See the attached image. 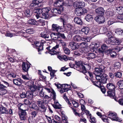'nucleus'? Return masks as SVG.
<instances>
[{"instance_id": "1", "label": "nucleus", "mask_w": 123, "mask_h": 123, "mask_svg": "<svg viewBox=\"0 0 123 123\" xmlns=\"http://www.w3.org/2000/svg\"><path fill=\"white\" fill-rule=\"evenodd\" d=\"M104 69V67L102 65H101L99 67L95 69L94 73L96 80L98 81L96 82L92 81V82L94 85L98 87H100L102 86L103 83H106L107 76L103 73Z\"/></svg>"}, {"instance_id": "2", "label": "nucleus", "mask_w": 123, "mask_h": 123, "mask_svg": "<svg viewBox=\"0 0 123 123\" xmlns=\"http://www.w3.org/2000/svg\"><path fill=\"white\" fill-rule=\"evenodd\" d=\"M50 10V8L49 7H46L43 8L42 9L40 8L36 9L34 10V12L35 14V16L37 19L40 18L47 19L49 18V17H51L54 15V10H52V11L50 13L48 14Z\"/></svg>"}, {"instance_id": "3", "label": "nucleus", "mask_w": 123, "mask_h": 123, "mask_svg": "<svg viewBox=\"0 0 123 123\" xmlns=\"http://www.w3.org/2000/svg\"><path fill=\"white\" fill-rule=\"evenodd\" d=\"M63 0H57L55 2H54V6L57 7L54 8V12L60 14L61 11L63 10V8L62 6L63 5L68 6L69 5L70 1L68 0H66L64 2Z\"/></svg>"}, {"instance_id": "4", "label": "nucleus", "mask_w": 123, "mask_h": 123, "mask_svg": "<svg viewBox=\"0 0 123 123\" xmlns=\"http://www.w3.org/2000/svg\"><path fill=\"white\" fill-rule=\"evenodd\" d=\"M55 84L58 89V90L61 93L67 91L70 89V86L67 84H64L61 85L59 83H55Z\"/></svg>"}, {"instance_id": "5", "label": "nucleus", "mask_w": 123, "mask_h": 123, "mask_svg": "<svg viewBox=\"0 0 123 123\" xmlns=\"http://www.w3.org/2000/svg\"><path fill=\"white\" fill-rule=\"evenodd\" d=\"M58 47L59 45L57 44H56V46L54 47V55H55V57H57L62 61L63 60H64L65 61H67L68 59L66 55L60 56V53L59 51H57V50H56V49L58 48Z\"/></svg>"}, {"instance_id": "6", "label": "nucleus", "mask_w": 123, "mask_h": 123, "mask_svg": "<svg viewBox=\"0 0 123 123\" xmlns=\"http://www.w3.org/2000/svg\"><path fill=\"white\" fill-rule=\"evenodd\" d=\"M108 44H110L113 45H118L121 43L120 39L113 37L111 38H109L105 41Z\"/></svg>"}, {"instance_id": "7", "label": "nucleus", "mask_w": 123, "mask_h": 123, "mask_svg": "<svg viewBox=\"0 0 123 123\" xmlns=\"http://www.w3.org/2000/svg\"><path fill=\"white\" fill-rule=\"evenodd\" d=\"M108 118L112 120L121 122L122 121L121 119L119 118L117 116V114L115 112H109L108 114Z\"/></svg>"}, {"instance_id": "8", "label": "nucleus", "mask_w": 123, "mask_h": 123, "mask_svg": "<svg viewBox=\"0 0 123 123\" xmlns=\"http://www.w3.org/2000/svg\"><path fill=\"white\" fill-rule=\"evenodd\" d=\"M87 10L85 8L82 9L81 7H77L75 9V12L76 15L78 16H80L84 14L87 12Z\"/></svg>"}, {"instance_id": "9", "label": "nucleus", "mask_w": 123, "mask_h": 123, "mask_svg": "<svg viewBox=\"0 0 123 123\" xmlns=\"http://www.w3.org/2000/svg\"><path fill=\"white\" fill-rule=\"evenodd\" d=\"M95 21L99 24L104 23L105 21V18L103 15H98L95 18Z\"/></svg>"}, {"instance_id": "10", "label": "nucleus", "mask_w": 123, "mask_h": 123, "mask_svg": "<svg viewBox=\"0 0 123 123\" xmlns=\"http://www.w3.org/2000/svg\"><path fill=\"white\" fill-rule=\"evenodd\" d=\"M36 46V48L38 49V52L41 51L43 50V45L41 44L40 41H36L34 42L33 46Z\"/></svg>"}, {"instance_id": "11", "label": "nucleus", "mask_w": 123, "mask_h": 123, "mask_svg": "<svg viewBox=\"0 0 123 123\" xmlns=\"http://www.w3.org/2000/svg\"><path fill=\"white\" fill-rule=\"evenodd\" d=\"M30 67L29 64L24 62H23L22 67L23 72H26L28 74V71Z\"/></svg>"}, {"instance_id": "12", "label": "nucleus", "mask_w": 123, "mask_h": 123, "mask_svg": "<svg viewBox=\"0 0 123 123\" xmlns=\"http://www.w3.org/2000/svg\"><path fill=\"white\" fill-rule=\"evenodd\" d=\"M96 13L98 15H103L104 14L105 10L104 8L101 7H98L96 9L95 11Z\"/></svg>"}, {"instance_id": "13", "label": "nucleus", "mask_w": 123, "mask_h": 123, "mask_svg": "<svg viewBox=\"0 0 123 123\" xmlns=\"http://www.w3.org/2000/svg\"><path fill=\"white\" fill-rule=\"evenodd\" d=\"M20 118L22 120H25L27 117V113L25 110H22L20 111V113L19 114Z\"/></svg>"}, {"instance_id": "14", "label": "nucleus", "mask_w": 123, "mask_h": 123, "mask_svg": "<svg viewBox=\"0 0 123 123\" xmlns=\"http://www.w3.org/2000/svg\"><path fill=\"white\" fill-rule=\"evenodd\" d=\"M49 32L48 31L45 30L40 34V36L44 38H48L49 37Z\"/></svg>"}, {"instance_id": "15", "label": "nucleus", "mask_w": 123, "mask_h": 123, "mask_svg": "<svg viewBox=\"0 0 123 123\" xmlns=\"http://www.w3.org/2000/svg\"><path fill=\"white\" fill-rule=\"evenodd\" d=\"M81 68L82 69V71L84 73H87V70L90 69V67L88 64H82L81 65Z\"/></svg>"}, {"instance_id": "16", "label": "nucleus", "mask_w": 123, "mask_h": 123, "mask_svg": "<svg viewBox=\"0 0 123 123\" xmlns=\"http://www.w3.org/2000/svg\"><path fill=\"white\" fill-rule=\"evenodd\" d=\"M85 5V3L81 1H79L78 2H75L74 4V6L77 7H82L84 6Z\"/></svg>"}, {"instance_id": "17", "label": "nucleus", "mask_w": 123, "mask_h": 123, "mask_svg": "<svg viewBox=\"0 0 123 123\" xmlns=\"http://www.w3.org/2000/svg\"><path fill=\"white\" fill-rule=\"evenodd\" d=\"M55 93L54 92V108L56 109H60L62 108L61 105L60 104L57 100H55Z\"/></svg>"}, {"instance_id": "18", "label": "nucleus", "mask_w": 123, "mask_h": 123, "mask_svg": "<svg viewBox=\"0 0 123 123\" xmlns=\"http://www.w3.org/2000/svg\"><path fill=\"white\" fill-rule=\"evenodd\" d=\"M13 83L17 86H20L23 83L22 80L20 78L14 79H13Z\"/></svg>"}, {"instance_id": "19", "label": "nucleus", "mask_w": 123, "mask_h": 123, "mask_svg": "<svg viewBox=\"0 0 123 123\" xmlns=\"http://www.w3.org/2000/svg\"><path fill=\"white\" fill-rule=\"evenodd\" d=\"M96 113L98 116L101 118L102 120L104 122L107 123H109V120L107 119V117H106L105 116H103L102 115L101 113L98 112H97Z\"/></svg>"}, {"instance_id": "20", "label": "nucleus", "mask_w": 123, "mask_h": 123, "mask_svg": "<svg viewBox=\"0 0 123 123\" xmlns=\"http://www.w3.org/2000/svg\"><path fill=\"white\" fill-rule=\"evenodd\" d=\"M28 83L29 84V88L30 90L31 91V92H33L36 89L37 87L36 86L34 85L33 83H31L30 82H28Z\"/></svg>"}, {"instance_id": "21", "label": "nucleus", "mask_w": 123, "mask_h": 123, "mask_svg": "<svg viewBox=\"0 0 123 123\" xmlns=\"http://www.w3.org/2000/svg\"><path fill=\"white\" fill-rule=\"evenodd\" d=\"M107 87L109 90L112 91L114 90L115 88V85L111 83H109L107 84Z\"/></svg>"}, {"instance_id": "22", "label": "nucleus", "mask_w": 123, "mask_h": 123, "mask_svg": "<svg viewBox=\"0 0 123 123\" xmlns=\"http://www.w3.org/2000/svg\"><path fill=\"white\" fill-rule=\"evenodd\" d=\"M108 47L107 46L106 44H104L102 45L101 49H100L99 50L101 52H103L107 50L109 51V50L110 49H108Z\"/></svg>"}, {"instance_id": "23", "label": "nucleus", "mask_w": 123, "mask_h": 123, "mask_svg": "<svg viewBox=\"0 0 123 123\" xmlns=\"http://www.w3.org/2000/svg\"><path fill=\"white\" fill-rule=\"evenodd\" d=\"M32 11L31 9H28L26 10L25 12V14L27 17H30L32 14Z\"/></svg>"}, {"instance_id": "24", "label": "nucleus", "mask_w": 123, "mask_h": 123, "mask_svg": "<svg viewBox=\"0 0 123 123\" xmlns=\"http://www.w3.org/2000/svg\"><path fill=\"white\" fill-rule=\"evenodd\" d=\"M0 113L8 114V111L6 108L2 107H0Z\"/></svg>"}, {"instance_id": "25", "label": "nucleus", "mask_w": 123, "mask_h": 123, "mask_svg": "<svg viewBox=\"0 0 123 123\" xmlns=\"http://www.w3.org/2000/svg\"><path fill=\"white\" fill-rule=\"evenodd\" d=\"M116 12L119 14L123 15V7L122 6H119L116 7Z\"/></svg>"}, {"instance_id": "26", "label": "nucleus", "mask_w": 123, "mask_h": 123, "mask_svg": "<svg viewBox=\"0 0 123 123\" xmlns=\"http://www.w3.org/2000/svg\"><path fill=\"white\" fill-rule=\"evenodd\" d=\"M88 118L89 119L90 122L91 123H96V120L95 117L92 116L91 114H90L88 116Z\"/></svg>"}, {"instance_id": "27", "label": "nucleus", "mask_w": 123, "mask_h": 123, "mask_svg": "<svg viewBox=\"0 0 123 123\" xmlns=\"http://www.w3.org/2000/svg\"><path fill=\"white\" fill-rule=\"evenodd\" d=\"M26 97L29 99H31L33 96V92L30 91H28L26 92Z\"/></svg>"}, {"instance_id": "28", "label": "nucleus", "mask_w": 123, "mask_h": 123, "mask_svg": "<svg viewBox=\"0 0 123 123\" xmlns=\"http://www.w3.org/2000/svg\"><path fill=\"white\" fill-rule=\"evenodd\" d=\"M46 49L48 51V53L51 55H54V47L51 48L50 46L47 47Z\"/></svg>"}, {"instance_id": "29", "label": "nucleus", "mask_w": 123, "mask_h": 123, "mask_svg": "<svg viewBox=\"0 0 123 123\" xmlns=\"http://www.w3.org/2000/svg\"><path fill=\"white\" fill-rule=\"evenodd\" d=\"M77 44L76 43L73 42H71L69 43L70 48L73 50H75L76 48H77Z\"/></svg>"}, {"instance_id": "30", "label": "nucleus", "mask_w": 123, "mask_h": 123, "mask_svg": "<svg viewBox=\"0 0 123 123\" xmlns=\"http://www.w3.org/2000/svg\"><path fill=\"white\" fill-rule=\"evenodd\" d=\"M109 30V28L108 26H105L100 30V31L102 32V33H105Z\"/></svg>"}, {"instance_id": "31", "label": "nucleus", "mask_w": 123, "mask_h": 123, "mask_svg": "<svg viewBox=\"0 0 123 123\" xmlns=\"http://www.w3.org/2000/svg\"><path fill=\"white\" fill-rule=\"evenodd\" d=\"M74 21L77 24L80 25H81L82 24V20L80 18L75 17L74 18Z\"/></svg>"}, {"instance_id": "32", "label": "nucleus", "mask_w": 123, "mask_h": 123, "mask_svg": "<svg viewBox=\"0 0 123 123\" xmlns=\"http://www.w3.org/2000/svg\"><path fill=\"white\" fill-rule=\"evenodd\" d=\"M81 31L82 32H84L85 34L87 35L89 32L90 29L88 27H86L82 28Z\"/></svg>"}, {"instance_id": "33", "label": "nucleus", "mask_w": 123, "mask_h": 123, "mask_svg": "<svg viewBox=\"0 0 123 123\" xmlns=\"http://www.w3.org/2000/svg\"><path fill=\"white\" fill-rule=\"evenodd\" d=\"M62 28L61 27L57 25H54V31L55 30L58 32L57 33L61 32Z\"/></svg>"}, {"instance_id": "34", "label": "nucleus", "mask_w": 123, "mask_h": 123, "mask_svg": "<svg viewBox=\"0 0 123 123\" xmlns=\"http://www.w3.org/2000/svg\"><path fill=\"white\" fill-rule=\"evenodd\" d=\"M115 32L117 35H122L123 33V30L121 29H117L115 30Z\"/></svg>"}, {"instance_id": "35", "label": "nucleus", "mask_w": 123, "mask_h": 123, "mask_svg": "<svg viewBox=\"0 0 123 123\" xmlns=\"http://www.w3.org/2000/svg\"><path fill=\"white\" fill-rule=\"evenodd\" d=\"M109 51L111 57L114 58L116 57L117 54L115 52L111 49H109Z\"/></svg>"}, {"instance_id": "36", "label": "nucleus", "mask_w": 123, "mask_h": 123, "mask_svg": "<svg viewBox=\"0 0 123 123\" xmlns=\"http://www.w3.org/2000/svg\"><path fill=\"white\" fill-rule=\"evenodd\" d=\"M117 85L120 89H123V80H120L117 83Z\"/></svg>"}, {"instance_id": "37", "label": "nucleus", "mask_w": 123, "mask_h": 123, "mask_svg": "<svg viewBox=\"0 0 123 123\" xmlns=\"http://www.w3.org/2000/svg\"><path fill=\"white\" fill-rule=\"evenodd\" d=\"M95 56L96 55L94 53H89L88 54L87 59L89 60L91 59H92L95 58Z\"/></svg>"}, {"instance_id": "38", "label": "nucleus", "mask_w": 123, "mask_h": 123, "mask_svg": "<svg viewBox=\"0 0 123 123\" xmlns=\"http://www.w3.org/2000/svg\"><path fill=\"white\" fill-rule=\"evenodd\" d=\"M74 39L76 42H80L81 41V37L80 36L76 35L74 37Z\"/></svg>"}, {"instance_id": "39", "label": "nucleus", "mask_w": 123, "mask_h": 123, "mask_svg": "<svg viewBox=\"0 0 123 123\" xmlns=\"http://www.w3.org/2000/svg\"><path fill=\"white\" fill-rule=\"evenodd\" d=\"M108 95L111 97H112L114 98L115 96V94L113 91H108L107 92Z\"/></svg>"}, {"instance_id": "40", "label": "nucleus", "mask_w": 123, "mask_h": 123, "mask_svg": "<svg viewBox=\"0 0 123 123\" xmlns=\"http://www.w3.org/2000/svg\"><path fill=\"white\" fill-rule=\"evenodd\" d=\"M93 18L92 16L90 15H87L86 17V19L88 22L91 21Z\"/></svg>"}, {"instance_id": "41", "label": "nucleus", "mask_w": 123, "mask_h": 123, "mask_svg": "<svg viewBox=\"0 0 123 123\" xmlns=\"http://www.w3.org/2000/svg\"><path fill=\"white\" fill-rule=\"evenodd\" d=\"M95 45L94 44H92L91 45V46L92 48V49H96L97 48L99 47L100 45V43L98 42L95 43Z\"/></svg>"}, {"instance_id": "42", "label": "nucleus", "mask_w": 123, "mask_h": 123, "mask_svg": "<svg viewBox=\"0 0 123 123\" xmlns=\"http://www.w3.org/2000/svg\"><path fill=\"white\" fill-rule=\"evenodd\" d=\"M48 69L49 71L51 72L50 74L51 77V78H53L54 77V72L53 71L51 72L52 71L51 67L50 66H48Z\"/></svg>"}, {"instance_id": "43", "label": "nucleus", "mask_w": 123, "mask_h": 123, "mask_svg": "<svg viewBox=\"0 0 123 123\" xmlns=\"http://www.w3.org/2000/svg\"><path fill=\"white\" fill-rule=\"evenodd\" d=\"M28 22L29 24L35 25L36 24V21L33 19H30L28 20Z\"/></svg>"}, {"instance_id": "44", "label": "nucleus", "mask_w": 123, "mask_h": 123, "mask_svg": "<svg viewBox=\"0 0 123 123\" xmlns=\"http://www.w3.org/2000/svg\"><path fill=\"white\" fill-rule=\"evenodd\" d=\"M34 31L33 29H27L26 30V33H25V34H26V33H28L29 34H33L34 32Z\"/></svg>"}, {"instance_id": "45", "label": "nucleus", "mask_w": 123, "mask_h": 123, "mask_svg": "<svg viewBox=\"0 0 123 123\" xmlns=\"http://www.w3.org/2000/svg\"><path fill=\"white\" fill-rule=\"evenodd\" d=\"M42 0H35L33 1L32 2L36 6H38L39 4L42 2Z\"/></svg>"}, {"instance_id": "46", "label": "nucleus", "mask_w": 123, "mask_h": 123, "mask_svg": "<svg viewBox=\"0 0 123 123\" xmlns=\"http://www.w3.org/2000/svg\"><path fill=\"white\" fill-rule=\"evenodd\" d=\"M38 104L39 107H40L43 109H45V106L43 105V103L41 101L38 102Z\"/></svg>"}, {"instance_id": "47", "label": "nucleus", "mask_w": 123, "mask_h": 123, "mask_svg": "<svg viewBox=\"0 0 123 123\" xmlns=\"http://www.w3.org/2000/svg\"><path fill=\"white\" fill-rule=\"evenodd\" d=\"M115 76L117 77L121 78L122 76V73L120 71L114 73Z\"/></svg>"}, {"instance_id": "48", "label": "nucleus", "mask_w": 123, "mask_h": 123, "mask_svg": "<svg viewBox=\"0 0 123 123\" xmlns=\"http://www.w3.org/2000/svg\"><path fill=\"white\" fill-rule=\"evenodd\" d=\"M61 37L63 39L65 38L66 37L64 35V34L63 33H61L60 32L57 33V37H55L57 38H59Z\"/></svg>"}, {"instance_id": "49", "label": "nucleus", "mask_w": 123, "mask_h": 123, "mask_svg": "<svg viewBox=\"0 0 123 123\" xmlns=\"http://www.w3.org/2000/svg\"><path fill=\"white\" fill-rule=\"evenodd\" d=\"M16 77V75L13 73L9 74L7 76V77L8 79H10L11 77L15 78Z\"/></svg>"}, {"instance_id": "50", "label": "nucleus", "mask_w": 123, "mask_h": 123, "mask_svg": "<svg viewBox=\"0 0 123 123\" xmlns=\"http://www.w3.org/2000/svg\"><path fill=\"white\" fill-rule=\"evenodd\" d=\"M63 98L65 100L66 102L69 104L70 105L71 104L70 102L69 101L68 99L67 98V96L65 94H64L63 96Z\"/></svg>"}, {"instance_id": "51", "label": "nucleus", "mask_w": 123, "mask_h": 123, "mask_svg": "<svg viewBox=\"0 0 123 123\" xmlns=\"http://www.w3.org/2000/svg\"><path fill=\"white\" fill-rule=\"evenodd\" d=\"M114 14V13L110 11H108L106 12V15L107 16L110 17L112 16Z\"/></svg>"}, {"instance_id": "52", "label": "nucleus", "mask_w": 123, "mask_h": 123, "mask_svg": "<svg viewBox=\"0 0 123 123\" xmlns=\"http://www.w3.org/2000/svg\"><path fill=\"white\" fill-rule=\"evenodd\" d=\"M120 67V63L119 62H117L114 64V67L115 68L118 69Z\"/></svg>"}, {"instance_id": "53", "label": "nucleus", "mask_w": 123, "mask_h": 123, "mask_svg": "<svg viewBox=\"0 0 123 123\" xmlns=\"http://www.w3.org/2000/svg\"><path fill=\"white\" fill-rule=\"evenodd\" d=\"M117 18V20L118 21V22L123 23V17L121 16H118Z\"/></svg>"}, {"instance_id": "54", "label": "nucleus", "mask_w": 123, "mask_h": 123, "mask_svg": "<svg viewBox=\"0 0 123 123\" xmlns=\"http://www.w3.org/2000/svg\"><path fill=\"white\" fill-rule=\"evenodd\" d=\"M105 33L107 36L108 37V38H111V37H113L111 35V33L110 31H109V30Z\"/></svg>"}, {"instance_id": "55", "label": "nucleus", "mask_w": 123, "mask_h": 123, "mask_svg": "<svg viewBox=\"0 0 123 123\" xmlns=\"http://www.w3.org/2000/svg\"><path fill=\"white\" fill-rule=\"evenodd\" d=\"M15 35V34H12L11 33H7L5 34V36L6 37H11L14 36Z\"/></svg>"}, {"instance_id": "56", "label": "nucleus", "mask_w": 123, "mask_h": 123, "mask_svg": "<svg viewBox=\"0 0 123 123\" xmlns=\"http://www.w3.org/2000/svg\"><path fill=\"white\" fill-rule=\"evenodd\" d=\"M31 108L35 110H38V108L36 104H33L32 105Z\"/></svg>"}, {"instance_id": "57", "label": "nucleus", "mask_w": 123, "mask_h": 123, "mask_svg": "<svg viewBox=\"0 0 123 123\" xmlns=\"http://www.w3.org/2000/svg\"><path fill=\"white\" fill-rule=\"evenodd\" d=\"M39 74L40 75V80H45L46 79V77L45 76H44L42 74H41V73L40 72L39 73Z\"/></svg>"}, {"instance_id": "58", "label": "nucleus", "mask_w": 123, "mask_h": 123, "mask_svg": "<svg viewBox=\"0 0 123 123\" xmlns=\"http://www.w3.org/2000/svg\"><path fill=\"white\" fill-rule=\"evenodd\" d=\"M64 49V52L65 54L69 55L70 54V51L68 48H65Z\"/></svg>"}, {"instance_id": "59", "label": "nucleus", "mask_w": 123, "mask_h": 123, "mask_svg": "<svg viewBox=\"0 0 123 123\" xmlns=\"http://www.w3.org/2000/svg\"><path fill=\"white\" fill-rule=\"evenodd\" d=\"M43 89H42L41 91L40 92L39 94L40 97L43 98L45 95L44 94V92L43 91Z\"/></svg>"}, {"instance_id": "60", "label": "nucleus", "mask_w": 123, "mask_h": 123, "mask_svg": "<svg viewBox=\"0 0 123 123\" xmlns=\"http://www.w3.org/2000/svg\"><path fill=\"white\" fill-rule=\"evenodd\" d=\"M72 102L75 107H77L79 106L78 104L76 101H72Z\"/></svg>"}, {"instance_id": "61", "label": "nucleus", "mask_w": 123, "mask_h": 123, "mask_svg": "<svg viewBox=\"0 0 123 123\" xmlns=\"http://www.w3.org/2000/svg\"><path fill=\"white\" fill-rule=\"evenodd\" d=\"M74 114L76 116H78L79 117H80L81 116V117L82 118V115L80 114L79 113L77 112L75 110H74Z\"/></svg>"}, {"instance_id": "62", "label": "nucleus", "mask_w": 123, "mask_h": 123, "mask_svg": "<svg viewBox=\"0 0 123 123\" xmlns=\"http://www.w3.org/2000/svg\"><path fill=\"white\" fill-rule=\"evenodd\" d=\"M7 87V86H5L2 84H0V89L2 90L5 89Z\"/></svg>"}, {"instance_id": "63", "label": "nucleus", "mask_w": 123, "mask_h": 123, "mask_svg": "<svg viewBox=\"0 0 123 123\" xmlns=\"http://www.w3.org/2000/svg\"><path fill=\"white\" fill-rule=\"evenodd\" d=\"M31 114L33 117H35L37 114V112L36 111H33L31 113Z\"/></svg>"}, {"instance_id": "64", "label": "nucleus", "mask_w": 123, "mask_h": 123, "mask_svg": "<svg viewBox=\"0 0 123 123\" xmlns=\"http://www.w3.org/2000/svg\"><path fill=\"white\" fill-rule=\"evenodd\" d=\"M24 102L25 104L26 105H30L31 104L29 100L27 99L25 100Z\"/></svg>"}]
</instances>
